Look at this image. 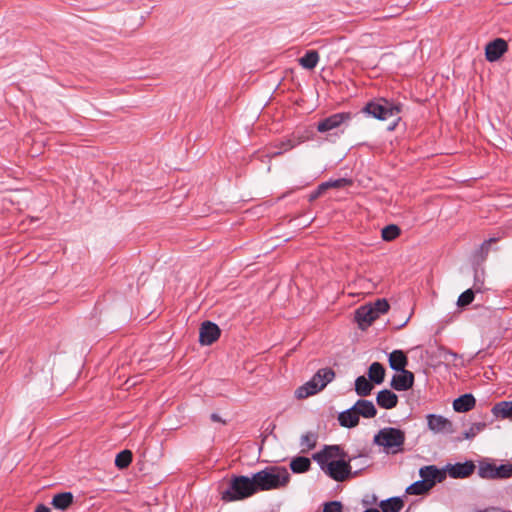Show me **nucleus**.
<instances>
[{"mask_svg":"<svg viewBox=\"0 0 512 512\" xmlns=\"http://www.w3.org/2000/svg\"><path fill=\"white\" fill-rule=\"evenodd\" d=\"M364 512H380V511L376 508H368Z\"/></svg>","mask_w":512,"mask_h":512,"instance_id":"nucleus-45","label":"nucleus"},{"mask_svg":"<svg viewBox=\"0 0 512 512\" xmlns=\"http://www.w3.org/2000/svg\"><path fill=\"white\" fill-rule=\"evenodd\" d=\"M221 500L234 502L244 500L256 494L252 477L244 475H231L226 485L219 487Z\"/></svg>","mask_w":512,"mask_h":512,"instance_id":"nucleus-2","label":"nucleus"},{"mask_svg":"<svg viewBox=\"0 0 512 512\" xmlns=\"http://www.w3.org/2000/svg\"><path fill=\"white\" fill-rule=\"evenodd\" d=\"M210 418L213 422H220V423L225 424V421L222 420L221 416L217 413H212Z\"/></svg>","mask_w":512,"mask_h":512,"instance_id":"nucleus-43","label":"nucleus"},{"mask_svg":"<svg viewBox=\"0 0 512 512\" xmlns=\"http://www.w3.org/2000/svg\"><path fill=\"white\" fill-rule=\"evenodd\" d=\"M347 184V180L345 178H340L336 180H329L325 182V185L327 186V189L330 188H341L344 187Z\"/></svg>","mask_w":512,"mask_h":512,"instance_id":"nucleus-40","label":"nucleus"},{"mask_svg":"<svg viewBox=\"0 0 512 512\" xmlns=\"http://www.w3.org/2000/svg\"><path fill=\"white\" fill-rule=\"evenodd\" d=\"M132 459H133L132 452L128 449H125L116 455L115 466L118 469H125L131 464Z\"/></svg>","mask_w":512,"mask_h":512,"instance_id":"nucleus-29","label":"nucleus"},{"mask_svg":"<svg viewBox=\"0 0 512 512\" xmlns=\"http://www.w3.org/2000/svg\"><path fill=\"white\" fill-rule=\"evenodd\" d=\"M311 468V461L309 458L304 456H297L290 462V469L293 473H305Z\"/></svg>","mask_w":512,"mask_h":512,"instance_id":"nucleus-26","label":"nucleus"},{"mask_svg":"<svg viewBox=\"0 0 512 512\" xmlns=\"http://www.w3.org/2000/svg\"><path fill=\"white\" fill-rule=\"evenodd\" d=\"M419 475L430 489H432L437 483H441L446 479L445 468L439 469L435 465L421 467Z\"/></svg>","mask_w":512,"mask_h":512,"instance_id":"nucleus-11","label":"nucleus"},{"mask_svg":"<svg viewBox=\"0 0 512 512\" xmlns=\"http://www.w3.org/2000/svg\"><path fill=\"white\" fill-rule=\"evenodd\" d=\"M343 505L340 501H329L323 506L322 512H342Z\"/></svg>","mask_w":512,"mask_h":512,"instance_id":"nucleus-37","label":"nucleus"},{"mask_svg":"<svg viewBox=\"0 0 512 512\" xmlns=\"http://www.w3.org/2000/svg\"><path fill=\"white\" fill-rule=\"evenodd\" d=\"M319 62V54L316 50H308L306 53L299 59V64L305 68L312 70L314 69Z\"/></svg>","mask_w":512,"mask_h":512,"instance_id":"nucleus-28","label":"nucleus"},{"mask_svg":"<svg viewBox=\"0 0 512 512\" xmlns=\"http://www.w3.org/2000/svg\"><path fill=\"white\" fill-rule=\"evenodd\" d=\"M327 189L325 182L321 183L313 192L309 194V201L312 202L319 198Z\"/></svg>","mask_w":512,"mask_h":512,"instance_id":"nucleus-39","label":"nucleus"},{"mask_svg":"<svg viewBox=\"0 0 512 512\" xmlns=\"http://www.w3.org/2000/svg\"><path fill=\"white\" fill-rule=\"evenodd\" d=\"M350 455L340 445H325L323 449L313 454L312 459L315 460L321 469L323 466L329 464L331 460L342 459Z\"/></svg>","mask_w":512,"mask_h":512,"instance_id":"nucleus-9","label":"nucleus"},{"mask_svg":"<svg viewBox=\"0 0 512 512\" xmlns=\"http://www.w3.org/2000/svg\"><path fill=\"white\" fill-rule=\"evenodd\" d=\"M476 291L474 289H467L463 293L460 294L457 300V306L459 308H464L471 304L475 299Z\"/></svg>","mask_w":512,"mask_h":512,"instance_id":"nucleus-34","label":"nucleus"},{"mask_svg":"<svg viewBox=\"0 0 512 512\" xmlns=\"http://www.w3.org/2000/svg\"><path fill=\"white\" fill-rule=\"evenodd\" d=\"M256 493L280 489L290 481V474L284 466H268L252 475Z\"/></svg>","mask_w":512,"mask_h":512,"instance_id":"nucleus-3","label":"nucleus"},{"mask_svg":"<svg viewBox=\"0 0 512 512\" xmlns=\"http://www.w3.org/2000/svg\"><path fill=\"white\" fill-rule=\"evenodd\" d=\"M295 142L291 139H287L286 141H282L279 145V150L272 153V156H279L283 152H286L295 147Z\"/></svg>","mask_w":512,"mask_h":512,"instance_id":"nucleus-38","label":"nucleus"},{"mask_svg":"<svg viewBox=\"0 0 512 512\" xmlns=\"http://www.w3.org/2000/svg\"><path fill=\"white\" fill-rule=\"evenodd\" d=\"M374 388V383L365 376H359L355 380V392L358 396H369Z\"/></svg>","mask_w":512,"mask_h":512,"instance_id":"nucleus-22","label":"nucleus"},{"mask_svg":"<svg viewBox=\"0 0 512 512\" xmlns=\"http://www.w3.org/2000/svg\"><path fill=\"white\" fill-rule=\"evenodd\" d=\"M339 424L345 428H353L359 424V417L356 410H353V406L345 411H342L338 415Z\"/></svg>","mask_w":512,"mask_h":512,"instance_id":"nucleus-21","label":"nucleus"},{"mask_svg":"<svg viewBox=\"0 0 512 512\" xmlns=\"http://www.w3.org/2000/svg\"><path fill=\"white\" fill-rule=\"evenodd\" d=\"M221 330L217 324L204 321L199 328V342L201 345H211L220 337Z\"/></svg>","mask_w":512,"mask_h":512,"instance_id":"nucleus-12","label":"nucleus"},{"mask_svg":"<svg viewBox=\"0 0 512 512\" xmlns=\"http://www.w3.org/2000/svg\"><path fill=\"white\" fill-rule=\"evenodd\" d=\"M478 475L483 479H507L512 476V464H501L486 461L479 462Z\"/></svg>","mask_w":512,"mask_h":512,"instance_id":"nucleus-8","label":"nucleus"},{"mask_svg":"<svg viewBox=\"0 0 512 512\" xmlns=\"http://www.w3.org/2000/svg\"><path fill=\"white\" fill-rule=\"evenodd\" d=\"M401 110L402 105L400 103L380 97L367 102L361 111L358 112L359 118H356V120L359 121L362 118V114H366L381 121L394 118L392 123L388 126V130L393 131L401 119L399 116Z\"/></svg>","mask_w":512,"mask_h":512,"instance_id":"nucleus-1","label":"nucleus"},{"mask_svg":"<svg viewBox=\"0 0 512 512\" xmlns=\"http://www.w3.org/2000/svg\"><path fill=\"white\" fill-rule=\"evenodd\" d=\"M368 378L374 384H381L385 378V368L379 362H373L368 368Z\"/></svg>","mask_w":512,"mask_h":512,"instance_id":"nucleus-23","label":"nucleus"},{"mask_svg":"<svg viewBox=\"0 0 512 512\" xmlns=\"http://www.w3.org/2000/svg\"><path fill=\"white\" fill-rule=\"evenodd\" d=\"M389 366L392 370L398 372L406 370L408 358L402 350H394L389 354Z\"/></svg>","mask_w":512,"mask_h":512,"instance_id":"nucleus-19","label":"nucleus"},{"mask_svg":"<svg viewBox=\"0 0 512 512\" xmlns=\"http://www.w3.org/2000/svg\"><path fill=\"white\" fill-rule=\"evenodd\" d=\"M491 412L495 418H512V402L501 401L493 406Z\"/></svg>","mask_w":512,"mask_h":512,"instance_id":"nucleus-24","label":"nucleus"},{"mask_svg":"<svg viewBox=\"0 0 512 512\" xmlns=\"http://www.w3.org/2000/svg\"><path fill=\"white\" fill-rule=\"evenodd\" d=\"M376 402L381 408L392 409L398 404V396L391 390L383 389L378 392Z\"/></svg>","mask_w":512,"mask_h":512,"instance_id":"nucleus-18","label":"nucleus"},{"mask_svg":"<svg viewBox=\"0 0 512 512\" xmlns=\"http://www.w3.org/2000/svg\"><path fill=\"white\" fill-rule=\"evenodd\" d=\"M318 436L314 432H307L300 438V446L307 450L314 449L317 444Z\"/></svg>","mask_w":512,"mask_h":512,"instance_id":"nucleus-32","label":"nucleus"},{"mask_svg":"<svg viewBox=\"0 0 512 512\" xmlns=\"http://www.w3.org/2000/svg\"><path fill=\"white\" fill-rule=\"evenodd\" d=\"M34 512H51V511H50V509H49L47 506H45V505H43V504H39V505L36 507V509H35V511H34Z\"/></svg>","mask_w":512,"mask_h":512,"instance_id":"nucleus-44","label":"nucleus"},{"mask_svg":"<svg viewBox=\"0 0 512 512\" xmlns=\"http://www.w3.org/2000/svg\"><path fill=\"white\" fill-rule=\"evenodd\" d=\"M365 464H367V463H366V461H365V462H362V463H361V462H358V465H360V466H359V468H360V467H362V466H363V465H365Z\"/></svg>","mask_w":512,"mask_h":512,"instance_id":"nucleus-46","label":"nucleus"},{"mask_svg":"<svg viewBox=\"0 0 512 512\" xmlns=\"http://www.w3.org/2000/svg\"><path fill=\"white\" fill-rule=\"evenodd\" d=\"M405 432L399 428L384 427L373 437V444L382 448L386 454H397L403 451Z\"/></svg>","mask_w":512,"mask_h":512,"instance_id":"nucleus-5","label":"nucleus"},{"mask_svg":"<svg viewBox=\"0 0 512 512\" xmlns=\"http://www.w3.org/2000/svg\"><path fill=\"white\" fill-rule=\"evenodd\" d=\"M372 309L380 316L389 310V303L385 298H379L374 302L368 303Z\"/></svg>","mask_w":512,"mask_h":512,"instance_id":"nucleus-35","label":"nucleus"},{"mask_svg":"<svg viewBox=\"0 0 512 512\" xmlns=\"http://www.w3.org/2000/svg\"><path fill=\"white\" fill-rule=\"evenodd\" d=\"M399 372V374L393 375L390 385L396 391H407L414 384V374L409 370Z\"/></svg>","mask_w":512,"mask_h":512,"instance_id":"nucleus-16","label":"nucleus"},{"mask_svg":"<svg viewBox=\"0 0 512 512\" xmlns=\"http://www.w3.org/2000/svg\"><path fill=\"white\" fill-rule=\"evenodd\" d=\"M485 427V422L473 423L471 427L463 433L462 438H457V441H461L462 439L472 440L478 433L483 431Z\"/></svg>","mask_w":512,"mask_h":512,"instance_id":"nucleus-31","label":"nucleus"},{"mask_svg":"<svg viewBox=\"0 0 512 512\" xmlns=\"http://www.w3.org/2000/svg\"><path fill=\"white\" fill-rule=\"evenodd\" d=\"M335 377V372L331 368H323L316 372V374L304 385L298 387L295 391V396L298 399H305L311 395L316 394L326 387Z\"/></svg>","mask_w":512,"mask_h":512,"instance_id":"nucleus-6","label":"nucleus"},{"mask_svg":"<svg viewBox=\"0 0 512 512\" xmlns=\"http://www.w3.org/2000/svg\"><path fill=\"white\" fill-rule=\"evenodd\" d=\"M403 506L404 502L400 497H391L379 503L382 512H400Z\"/></svg>","mask_w":512,"mask_h":512,"instance_id":"nucleus-25","label":"nucleus"},{"mask_svg":"<svg viewBox=\"0 0 512 512\" xmlns=\"http://www.w3.org/2000/svg\"><path fill=\"white\" fill-rule=\"evenodd\" d=\"M476 400L470 393L463 394L453 401V409L456 412H468L474 408Z\"/></svg>","mask_w":512,"mask_h":512,"instance_id":"nucleus-20","label":"nucleus"},{"mask_svg":"<svg viewBox=\"0 0 512 512\" xmlns=\"http://www.w3.org/2000/svg\"><path fill=\"white\" fill-rule=\"evenodd\" d=\"M508 45L502 38L489 42L485 48V56L489 62H495L507 51Z\"/></svg>","mask_w":512,"mask_h":512,"instance_id":"nucleus-15","label":"nucleus"},{"mask_svg":"<svg viewBox=\"0 0 512 512\" xmlns=\"http://www.w3.org/2000/svg\"><path fill=\"white\" fill-rule=\"evenodd\" d=\"M446 475L453 479H464L469 477L476 466L473 461L467 460L463 463L447 464L445 467Z\"/></svg>","mask_w":512,"mask_h":512,"instance_id":"nucleus-13","label":"nucleus"},{"mask_svg":"<svg viewBox=\"0 0 512 512\" xmlns=\"http://www.w3.org/2000/svg\"><path fill=\"white\" fill-rule=\"evenodd\" d=\"M429 490H431L430 487L421 479L409 485L406 488V493L409 495H423Z\"/></svg>","mask_w":512,"mask_h":512,"instance_id":"nucleus-30","label":"nucleus"},{"mask_svg":"<svg viewBox=\"0 0 512 512\" xmlns=\"http://www.w3.org/2000/svg\"><path fill=\"white\" fill-rule=\"evenodd\" d=\"M368 453L365 450L360 451L357 454H351L342 459L331 460L329 464H326L324 469H321L331 479L337 482H343L351 477L357 476L362 470L368 467V464L363 465L356 471H352L351 463L357 459H367Z\"/></svg>","mask_w":512,"mask_h":512,"instance_id":"nucleus-4","label":"nucleus"},{"mask_svg":"<svg viewBox=\"0 0 512 512\" xmlns=\"http://www.w3.org/2000/svg\"><path fill=\"white\" fill-rule=\"evenodd\" d=\"M359 118V113L352 112H338L334 113L317 123V131L326 133L328 131L337 129L342 125H348L353 119Z\"/></svg>","mask_w":512,"mask_h":512,"instance_id":"nucleus-7","label":"nucleus"},{"mask_svg":"<svg viewBox=\"0 0 512 512\" xmlns=\"http://www.w3.org/2000/svg\"><path fill=\"white\" fill-rule=\"evenodd\" d=\"M480 282V278H479V274H478V271H475V283H474V286L472 289H474L476 292H480L481 291V285L482 284H478Z\"/></svg>","mask_w":512,"mask_h":512,"instance_id":"nucleus-41","label":"nucleus"},{"mask_svg":"<svg viewBox=\"0 0 512 512\" xmlns=\"http://www.w3.org/2000/svg\"><path fill=\"white\" fill-rule=\"evenodd\" d=\"M378 317L379 315L372 309V306H369V304L360 306L355 311V320L361 330L367 329Z\"/></svg>","mask_w":512,"mask_h":512,"instance_id":"nucleus-14","label":"nucleus"},{"mask_svg":"<svg viewBox=\"0 0 512 512\" xmlns=\"http://www.w3.org/2000/svg\"><path fill=\"white\" fill-rule=\"evenodd\" d=\"M444 358L447 361H453L457 358V354L452 351L446 350Z\"/></svg>","mask_w":512,"mask_h":512,"instance_id":"nucleus-42","label":"nucleus"},{"mask_svg":"<svg viewBox=\"0 0 512 512\" xmlns=\"http://www.w3.org/2000/svg\"><path fill=\"white\" fill-rule=\"evenodd\" d=\"M427 426L434 434L449 435L454 433L453 423L442 415L428 414Z\"/></svg>","mask_w":512,"mask_h":512,"instance_id":"nucleus-10","label":"nucleus"},{"mask_svg":"<svg viewBox=\"0 0 512 512\" xmlns=\"http://www.w3.org/2000/svg\"><path fill=\"white\" fill-rule=\"evenodd\" d=\"M73 498L71 492H62L53 497L52 505L56 509L65 510L73 503Z\"/></svg>","mask_w":512,"mask_h":512,"instance_id":"nucleus-27","label":"nucleus"},{"mask_svg":"<svg viewBox=\"0 0 512 512\" xmlns=\"http://www.w3.org/2000/svg\"><path fill=\"white\" fill-rule=\"evenodd\" d=\"M400 228L395 224H390L382 229V239L385 241H392L400 235Z\"/></svg>","mask_w":512,"mask_h":512,"instance_id":"nucleus-33","label":"nucleus"},{"mask_svg":"<svg viewBox=\"0 0 512 512\" xmlns=\"http://www.w3.org/2000/svg\"><path fill=\"white\" fill-rule=\"evenodd\" d=\"M498 241V238L496 237H492V238H489L488 240H485L479 247V250L477 251V253L479 254L481 260H485V258L487 257L489 251H490V246L492 243H495Z\"/></svg>","mask_w":512,"mask_h":512,"instance_id":"nucleus-36","label":"nucleus"},{"mask_svg":"<svg viewBox=\"0 0 512 512\" xmlns=\"http://www.w3.org/2000/svg\"><path fill=\"white\" fill-rule=\"evenodd\" d=\"M353 410H356L358 417L373 418L377 414V409L372 401L359 399L353 405Z\"/></svg>","mask_w":512,"mask_h":512,"instance_id":"nucleus-17","label":"nucleus"}]
</instances>
